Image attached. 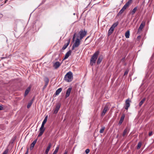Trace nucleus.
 Returning a JSON list of instances; mask_svg holds the SVG:
<instances>
[{"label": "nucleus", "mask_w": 154, "mask_h": 154, "mask_svg": "<svg viewBox=\"0 0 154 154\" xmlns=\"http://www.w3.org/2000/svg\"><path fill=\"white\" fill-rule=\"evenodd\" d=\"M99 53V51H97L94 53L90 60V64L91 66H93L94 63H95L96 60L97 58Z\"/></svg>", "instance_id": "1"}, {"label": "nucleus", "mask_w": 154, "mask_h": 154, "mask_svg": "<svg viewBox=\"0 0 154 154\" xmlns=\"http://www.w3.org/2000/svg\"><path fill=\"white\" fill-rule=\"evenodd\" d=\"M73 79L72 73L70 71L67 72L65 75L64 78V80L67 82H71Z\"/></svg>", "instance_id": "2"}, {"label": "nucleus", "mask_w": 154, "mask_h": 154, "mask_svg": "<svg viewBox=\"0 0 154 154\" xmlns=\"http://www.w3.org/2000/svg\"><path fill=\"white\" fill-rule=\"evenodd\" d=\"M87 34V31L82 30H80L78 33V35H79L80 39H82L83 37Z\"/></svg>", "instance_id": "3"}, {"label": "nucleus", "mask_w": 154, "mask_h": 154, "mask_svg": "<svg viewBox=\"0 0 154 154\" xmlns=\"http://www.w3.org/2000/svg\"><path fill=\"white\" fill-rule=\"evenodd\" d=\"M45 124L42 123L41 127L39 129L40 132L38 135V137L41 136L43 134L45 130V128H44Z\"/></svg>", "instance_id": "4"}, {"label": "nucleus", "mask_w": 154, "mask_h": 154, "mask_svg": "<svg viewBox=\"0 0 154 154\" xmlns=\"http://www.w3.org/2000/svg\"><path fill=\"white\" fill-rule=\"evenodd\" d=\"M80 39L79 38H76L74 44L73 45L72 50H73L75 47H78L80 45Z\"/></svg>", "instance_id": "5"}, {"label": "nucleus", "mask_w": 154, "mask_h": 154, "mask_svg": "<svg viewBox=\"0 0 154 154\" xmlns=\"http://www.w3.org/2000/svg\"><path fill=\"white\" fill-rule=\"evenodd\" d=\"M60 103H58L56 104V107L54 111V114H56L58 112L60 108Z\"/></svg>", "instance_id": "6"}, {"label": "nucleus", "mask_w": 154, "mask_h": 154, "mask_svg": "<svg viewBox=\"0 0 154 154\" xmlns=\"http://www.w3.org/2000/svg\"><path fill=\"white\" fill-rule=\"evenodd\" d=\"M132 0H129L122 7L125 10L131 3Z\"/></svg>", "instance_id": "7"}, {"label": "nucleus", "mask_w": 154, "mask_h": 154, "mask_svg": "<svg viewBox=\"0 0 154 154\" xmlns=\"http://www.w3.org/2000/svg\"><path fill=\"white\" fill-rule=\"evenodd\" d=\"M130 101L129 99H127L125 101V109L127 110L130 106Z\"/></svg>", "instance_id": "8"}, {"label": "nucleus", "mask_w": 154, "mask_h": 154, "mask_svg": "<svg viewBox=\"0 0 154 154\" xmlns=\"http://www.w3.org/2000/svg\"><path fill=\"white\" fill-rule=\"evenodd\" d=\"M61 64V63H60L58 61L55 62L53 64V67L55 69H57L58 68Z\"/></svg>", "instance_id": "9"}, {"label": "nucleus", "mask_w": 154, "mask_h": 154, "mask_svg": "<svg viewBox=\"0 0 154 154\" xmlns=\"http://www.w3.org/2000/svg\"><path fill=\"white\" fill-rule=\"evenodd\" d=\"M72 89V88L71 87H69L67 89L65 95L66 98H67L69 97Z\"/></svg>", "instance_id": "10"}, {"label": "nucleus", "mask_w": 154, "mask_h": 154, "mask_svg": "<svg viewBox=\"0 0 154 154\" xmlns=\"http://www.w3.org/2000/svg\"><path fill=\"white\" fill-rule=\"evenodd\" d=\"M109 109L108 108V106L107 105H105L104 106L103 112L102 113V115L104 116L105 113H106V111Z\"/></svg>", "instance_id": "11"}, {"label": "nucleus", "mask_w": 154, "mask_h": 154, "mask_svg": "<svg viewBox=\"0 0 154 154\" xmlns=\"http://www.w3.org/2000/svg\"><path fill=\"white\" fill-rule=\"evenodd\" d=\"M145 25V23L143 22H142V23H141L140 25V26L138 29V31L140 32V31H141L142 29L144 27V26Z\"/></svg>", "instance_id": "12"}, {"label": "nucleus", "mask_w": 154, "mask_h": 154, "mask_svg": "<svg viewBox=\"0 0 154 154\" xmlns=\"http://www.w3.org/2000/svg\"><path fill=\"white\" fill-rule=\"evenodd\" d=\"M51 143H49L48 146H47L45 151L44 154H48V152L49 151V150L51 148Z\"/></svg>", "instance_id": "13"}, {"label": "nucleus", "mask_w": 154, "mask_h": 154, "mask_svg": "<svg viewBox=\"0 0 154 154\" xmlns=\"http://www.w3.org/2000/svg\"><path fill=\"white\" fill-rule=\"evenodd\" d=\"M72 51L71 50L69 51L68 52H67L64 58L63 59V60H65L67 59L71 55Z\"/></svg>", "instance_id": "14"}, {"label": "nucleus", "mask_w": 154, "mask_h": 154, "mask_svg": "<svg viewBox=\"0 0 154 154\" xmlns=\"http://www.w3.org/2000/svg\"><path fill=\"white\" fill-rule=\"evenodd\" d=\"M37 141V139H36L32 143V144L30 145V148L31 150L35 146V144L36 143Z\"/></svg>", "instance_id": "15"}, {"label": "nucleus", "mask_w": 154, "mask_h": 154, "mask_svg": "<svg viewBox=\"0 0 154 154\" xmlns=\"http://www.w3.org/2000/svg\"><path fill=\"white\" fill-rule=\"evenodd\" d=\"M70 40V39L68 40L67 43L64 44V45L63 46V47L62 48V50H64L68 46V45L69 44Z\"/></svg>", "instance_id": "16"}, {"label": "nucleus", "mask_w": 154, "mask_h": 154, "mask_svg": "<svg viewBox=\"0 0 154 154\" xmlns=\"http://www.w3.org/2000/svg\"><path fill=\"white\" fill-rule=\"evenodd\" d=\"M114 30V29L111 27L108 32V35H110L112 33Z\"/></svg>", "instance_id": "17"}, {"label": "nucleus", "mask_w": 154, "mask_h": 154, "mask_svg": "<svg viewBox=\"0 0 154 154\" xmlns=\"http://www.w3.org/2000/svg\"><path fill=\"white\" fill-rule=\"evenodd\" d=\"M62 91V88H58L56 91L55 92V95H58L60 93L61 91Z\"/></svg>", "instance_id": "18"}, {"label": "nucleus", "mask_w": 154, "mask_h": 154, "mask_svg": "<svg viewBox=\"0 0 154 154\" xmlns=\"http://www.w3.org/2000/svg\"><path fill=\"white\" fill-rule=\"evenodd\" d=\"M44 81L45 82V87H46L48 84L49 82V80L48 78L46 77L44 79Z\"/></svg>", "instance_id": "19"}, {"label": "nucleus", "mask_w": 154, "mask_h": 154, "mask_svg": "<svg viewBox=\"0 0 154 154\" xmlns=\"http://www.w3.org/2000/svg\"><path fill=\"white\" fill-rule=\"evenodd\" d=\"M102 59L103 57L101 56H100L98 57L97 61V64H99L100 63L102 60Z\"/></svg>", "instance_id": "20"}, {"label": "nucleus", "mask_w": 154, "mask_h": 154, "mask_svg": "<svg viewBox=\"0 0 154 154\" xmlns=\"http://www.w3.org/2000/svg\"><path fill=\"white\" fill-rule=\"evenodd\" d=\"M30 90V88L29 87L28 88H27L26 90L25 91V96H26V95L28 94L29 93V92Z\"/></svg>", "instance_id": "21"}, {"label": "nucleus", "mask_w": 154, "mask_h": 154, "mask_svg": "<svg viewBox=\"0 0 154 154\" xmlns=\"http://www.w3.org/2000/svg\"><path fill=\"white\" fill-rule=\"evenodd\" d=\"M128 130L127 128H126L125 129L123 134V136L124 137L128 133Z\"/></svg>", "instance_id": "22"}, {"label": "nucleus", "mask_w": 154, "mask_h": 154, "mask_svg": "<svg viewBox=\"0 0 154 154\" xmlns=\"http://www.w3.org/2000/svg\"><path fill=\"white\" fill-rule=\"evenodd\" d=\"M119 22H116L115 23H114L112 26L111 27L112 28H113V29H114L116 27L117 25H118Z\"/></svg>", "instance_id": "23"}, {"label": "nucleus", "mask_w": 154, "mask_h": 154, "mask_svg": "<svg viewBox=\"0 0 154 154\" xmlns=\"http://www.w3.org/2000/svg\"><path fill=\"white\" fill-rule=\"evenodd\" d=\"M145 98H143L140 102L139 104V106H141L143 104V103L145 101Z\"/></svg>", "instance_id": "24"}, {"label": "nucleus", "mask_w": 154, "mask_h": 154, "mask_svg": "<svg viewBox=\"0 0 154 154\" xmlns=\"http://www.w3.org/2000/svg\"><path fill=\"white\" fill-rule=\"evenodd\" d=\"M130 32L129 31H127L125 33V36L126 38H128L129 37Z\"/></svg>", "instance_id": "25"}, {"label": "nucleus", "mask_w": 154, "mask_h": 154, "mask_svg": "<svg viewBox=\"0 0 154 154\" xmlns=\"http://www.w3.org/2000/svg\"><path fill=\"white\" fill-rule=\"evenodd\" d=\"M124 118L125 116H122L119 122V124H121L122 123L124 119Z\"/></svg>", "instance_id": "26"}, {"label": "nucleus", "mask_w": 154, "mask_h": 154, "mask_svg": "<svg viewBox=\"0 0 154 154\" xmlns=\"http://www.w3.org/2000/svg\"><path fill=\"white\" fill-rule=\"evenodd\" d=\"M137 7H136L134 8V9L132 11V14L133 15L135 13L137 9Z\"/></svg>", "instance_id": "27"}, {"label": "nucleus", "mask_w": 154, "mask_h": 154, "mask_svg": "<svg viewBox=\"0 0 154 154\" xmlns=\"http://www.w3.org/2000/svg\"><path fill=\"white\" fill-rule=\"evenodd\" d=\"M59 149V146H57L56 147L55 149V150L54 152H53V153L52 154H56V153H57V152L58 151Z\"/></svg>", "instance_id": "28"}, {"label": "nucleus", "mask_w": 154, "mask_h": 154, "mask_svg": "<svg viewBox=\"0 0 154 154\" xmlns=\"http://www.w3.org/2000/svg\"><path fill=\"white\" fill-rule=\"evenodd\" d=\"M105 127H103L100 131V133H102L103 132V131L105 129Z\"/></svg>", "instance_id": "29"}, {"label": "nucleus", "mask_w": 154, "mask_h": 154, "mask_svg": "<svg viewBox=\"0 0 154 154\" xmlns=\"http://www.w3.org/2000/svg\"><path fill=\"white\" fill-rule=\"evenodd\" d=\"M141 145L142 143L141 142H139L137 144V149H139L140 148Z\"/></svg>", "instance_id": "30"}, {"label": "nucleus", "mask_w": 154, "mask_h": 154, "mask_svg": "<svg viewBox=\"0 0 154 154\" xmlns=\"http://www.w3.org/2000/svg\"><path fill=\"white\" fill-rule=\"evenodd\" d=\"M125 10L123 8H122V9L119 11V12L118 13V14H122L123 12Z\"/></svg>", "instance_id": "31"}, {"label": "nucleus", "mask_w": 154, "mask_h": 154, "mask_svg": "<svg viewBox=\"0 0 154 154\" xmlns=\"http://www.w3.org/2000/svg\"><path fill=\"white\" fill-rule=\"evenodd\" d=\"M125 10L123 8H122V9L119 11V12L118 13V14H122L123 12Z\"/></svg>", "instance_id": "32"}, {"label": "nucleus", "mask_w": 154, "mask_h": 154, "mask_svg": "<svg viewBox=\"0 0 154 154\" xmlns=\"http://www.w3.org/2000/svg\"><path fill=\"white\" fill-rule=\"evenodd\" d=\"M47 118L48 116H47L45 117V119H44L42 123L45 124L46 122H47Z\"/></svg>", "instance_id": "33"}, {"label": "nucleus", "mask_w": 154, "mask_h": 154, "mask_svg": "<svg viewBox=\"0 0 154 154\" xmlns=\"http://www.w3.org/2000/svg\"><path fill=\"white\" fill-rule=\"evenodd\" d=\"M32 102H31L28 104L27 106V108H29L30 107V106H31V105L32 104Z\"/></svg>", "instance_id": "34"}, {"label": "nucleus", "mask_w": 154, "mask_h": 154, "mask_svg": "<svg viewBox=\"0 0 154 154\" xmlns=\"http://www.w3.org/2000/svg\"><path fill=\"white\" fill-rule=\"evenodd\" d=\"M128 72L129 71L128 70H126L124 73V75H127L128 74Z\"/></svg>", "instance_id": "35"}, {"label": "nucleus", "mask_w": 154, "mask_h": 154, "mask_svg": "<svg viewBox=\"0 0 154 154\" xmlns=\"http://www.w3.org/2000/svg\"><path fill=\"white\" fill-rule=\"evenodd\" d=\"M90 152V150L89 149H87L86 150H85V153H86V154H88L89 153V152Z\"/></svg>", "instance_id": "36"}, {"label": "nucleus", "mask_w": 154, "mask_h": 154, "mask_svg": "<svg viewBox=\"0 0 154 154\" xmlns=\"http://www.w3.org/2000/svg\"><path fill=\"white\" fill-rule=\"evenodd\" d=\"M8 152V151L7 150H5L2 154H7Z\"/></svg>", "instance_id": "37"}, {"label": "nucleus", "mask_w": 154, "mask_h": 154, "mask_svg": "<svg viewBox=\"0 0 154 154\" xmlns=\"http://www.w3.org/2000/svg\"><path fill=\"white\" fill-rule=\"evenodd\" d=\"M152 132L151 131V132H150L149 133V136H151L152 134Z\"/></svg>", "instance_id": "38"}, {"label": "nucleus", "mask_w": 154, "mask_h": 154, "mask_svg": "<svg viewBox=\"0 0 154 154\" xmlns=\"http://www.w3.org/2000/svg\"><path fill=\"white\" fill-rule=\"evenodd\" d=\"M3 109V107L2 106L0 105V110H2Z\"/></svg>", "instance_id": "39"}, {"label": "nucleus", "mask_w": 154, "mask_h": 154, "mask_svg": "<svg viewBox=\"0 0 154 154\" xmlns=\"http://www.w3.org/2000/svg\"><path fill=\"white\" fill-rule=\"evenodd\" d=\"M28 149H27V151H26V152L25 153V154H28Z\"/></svg>", "instance_id": "40"}, {"label": "nucleus", "mask_w": 154, "mask_h": 154, "mask_svg": "<svg viewBox=\"0 0 154 154\" xmlns=\"http://www.w3.org/2000/svg\"><path fill=\"white\" fill-rule=\"evenodd\" d=\"M67 154V151H65V152L64 154Z\"/></svg>", "instance_id": "41"}, {"label": "nucleus", "mask_w": 154, "mask_h": 154, "mask_svg": "<svg viewBox=\"0 0 154 154\" xmlns=\"http://www.w3.org/2000/svg\"><path fill=\"white\" fill-rule=\"evenodd\" d=\"M89 37V36H88L85 39V41H86L88 38Z\"/></svg>", "instance_id": "42"}, {"label": "nucleus", "mask_w": 154, "mask_h": 154, "mask_svg": "<svg viewBox=\"0 0 154 154\" xmlns=\"http://www.w3.org/2000/svg\"><path fill=\"white\" fill-rule=\"evenodd\" d=\"M76 35V33H75L74 35V36H73V38H75V35Z\"/></svg>", "instance_id": "43"}, {"label": "nucleus", "mask_w": 154, "mask_h": 154, "mask_svg": "<svg viewBox=\"0 0 154 154\" xmlns=\"http://www.w3.org/2000/svg\"><path fill=\"white\" fill-rule=\"evenodd\" d=\"M8 0H5V3H6Z\"/></svg>", "instance_id": "44"}, {"label": "nucleus", "mask_w": 154, "mask_h": 154, "mask_svg": "<svg viewBox=\"0 0 154 154\" xmlns=\"http://www.w3.org/2000/svg\"><path fill=\"white\" fill-rule=\"evenodd\" d=\"M140 35L138 36V38H140Z\"/></svg>", "instance_id": "45"}]
</instances>
